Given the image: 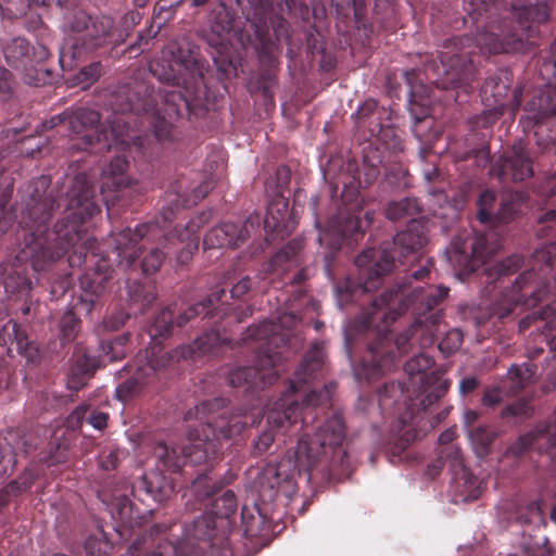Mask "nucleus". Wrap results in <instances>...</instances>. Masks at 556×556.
Returning <instances> with one entry per match:
<instances>
[{
  "label": "nucleus",
  "mask_w": 556,
  "mask_h": 556,
  "mask_svg": "<svg viewBox=\"0 0 556 556\" xmlns=\"http://www.w3.org/2000/svg\"><path fill=\"white\" fill-rule=\"evenodd\" d=\"M345 438L344 424L339 415L329 418L316 432L314 438L303 437L299 440L294 460L282 458L276 465H268L263 475V486L275 491V495L290 498L296 493L295 475L304 473L311 480L309 471L318 463L326 446L340 447Z\"/></svg>",
  "instance_id": "nucleus-1"
},
{
  "label": "nucleus",
  "mask_w": 556,
  "mask_h": 556,
  "mask_svg": "<svg viewBox=\"0 0 556 556\" xmlns=\"http://www.w3.org/2000/svg\"><path fill=\"white\" fill-rule=\"evenodd\" d=\"M248 422L240 415H219L212 417L199 430H191L188 434L189 446H168L157 443L153 447L154 457L168 470H178L187 463L198 465L211 459L218 450V442L238 435Z\"/></svg>",
  "instance_id": "nucleus-2"
},
{
  "label": "nucleus",
  "mask_w": 556,
  "mask_h": 556,
  "mask_svg": "<svg viewBox=\"0 0 556 556\" xmlns=\"http://www.w3.org/2000/svg\"><path fill=\"white\" fill-rule=\"evenodd\" d=\"M236 510V495L231 491H226L215 500L212 513L194 521L192 536L199 542L200 552L205 553L206 547L224 548L231 528L230 517Z\"/></svg>",
  "instance_id": "nucleus-3"
},
{
  "label": "nucleus",
  "mask_w": 556,
  "mask_h": 556,
  "mask_svg": "<svg viewBox=\"0 0 556 556\" xmlns=\"http://www.w3.org/2000/svg\"><path fill=\"white\" fill-rule=\"evenodd\" d=\"M433 359L421 353L408 359L404 366V370L409 378V383L415 386L420 383L421 400L416 412L412 410L401 416L403 425L408 424L416 413L426 410L437 401H439L450 389L451 381L443 378L439 370H431Z\"/></svg>",
  "instance_id": "nucleus-4"
},
{
  "label": "nucleus",
  "mask_w": 556,
  "mask_h": 556,
  "mask_svg": "<svg viewBox=\"0 0 556 556\" xmlns=\"http://www.w3.org/2000/svg\"><path fill=\"white\" fill-rule=\"evenodd\" d=\"M448 294V288L443 286H421L408 287L402 285L395 290H389L374 301L377 309H388L383 313L384 317L395 319L396 316L404 313L410 305L418 303V311H430L439 305Z\"/></svg>",
  "instance_id": "nucleus-5"
},
{
  "label": "nucleus",
  "mask_w": 556,
  "mask_h": 556,
  "mask_svg": "<svg viewBox=\"0 0 556 556\" xmlns=\"http://www.w3.org/2000/svg\"><path fill=\"white\" fill-rule=\"evenodd\" d=\"M276 342L273 338L266 346H262L256 355L255 366L240 367L228 374V381L232 387L249 383L254 388H263L271 384L278 377V366L281 361L280 352H271V344Z\"/></svg>",
  "instance_id": "nucleus-6"
},
{
  "label": "nucleus",
  "mask_w": 556,
  "mask_h": 556,
  "mask_svg": "<svg viewBox=\"0 0 556 556\" xmlns=\"http://www.w3.org/2000/svg\"><path fill=\"white\" fill-rule=\"evenodd\" d=\"M300 418V405L289 395L277 402L267 413L268 428L258 437L255 446L260 452H265L271 445L277 433H286L292 427H296Z\"/></svg>",
  "instance_id": "nucleus-7"
},
{
  "label": "nucleus",
  "mask_w": 556,
  "mask_h": 556,
  "mask_svg": "<svg viewBox=\"0 0 556 556\" xmlns=\"http://www.w3.org/2000/svg\"><path fill=\"white\" fill-rule=\"evenodd\" d=\"M500 244L495 241L490 242V238L484 235L476 236L471 243V257H468L466 248L457 240L451 242L446 250L448 262L458 269L465 271L475 270L480 264L496 252Z\"/></svg>",
  "instance_id": "nucleus-8"
},
{
  "label": "nucleus",
  "mask_w": 556,
  "mask_h": 556,
  "mask_svg": "<svg viewBox=\"0 0 556 556\" xmlns=\"http://www.w3.org/2000/svg\"><path fill=\"white\" fill-rule=\"evenodd\" d=\"M63 119L67 121L72 129V149L87 150L92 146L94 139L100 141L101 134H99L97 128L100 115L97 111L77 109L73 113L64 116Z\"/></svg>",
  "instance_id": "nucleus-9"
},
{
  "label": "nucleus",
  "mask_w": 556,
  "mask_h": 556,
  "mask_svg": "<svg viewBox=\"0 0 556 556\" xmlns=\"http://www.w3.org/2000/svg\"><path fill=\"white\" fill-rule=\"evenodd\" d=\"M394 256L386 250L376 252L368 249L356 258V265L361 269V288L368 292L376 289L380 277L392 269Z\"/></svg>",
  "instance_id": "nucleus-10"
},
{
  "label": "nucleus",
  "mask_w": 556,
  "mask_h": 556,
  "mask_svg": "<svg viewBox=\"0 0 556 556\" xmlns=\"http://www.w3.org/2000/svg\"><path fill=\"white\" fill-rule=\"evenodd\" d=\"M164 358V356H162ZM166 367V362L154 361L153 358L148 357L147 355L139 354L135 362V371L130 379L121 383L116 388V396L122 402H127L132 399L135 395L139 394L142 387L151 381L154 374Z\"/></svg>",
  "instance_id": "nucleus-11"
},
{
  "label": "nucleus",
  "mask_w": 556,
  "mask_h": 556,
  "mask_svg": "<svg viewBox=\"0 0 556 556\" xmlns=\"http://www.w3.org/2000/svg\"><path fill=\"white\" fill-rule=\"evenodd\" d=\"M172 327L173 314L168 308L163 309L149 329L151 345L144 351L143 355H147L148 352V357L153 358L154 361H162V356H164L163 359L166 362V366L172 359L179 361L180 358H186L190 354L189 348L181 346L173 353H168L163 352L159 346L160 339L166 337L170 332Z\"/></svg>",
  "instance_id": "nucleus-12"
},
{
  "label": "nucleus",
  "mask_w": 556,
  "mask_h": 556,
  "mask_svg": "<svg viewBox=\"0 0 556 556\" xmlns=\"http://www.w3.org/2000/svg\"><path fill=\"white\" fill-rule=\"evenodd\" d=\"M151 225H140L135 229L126 228L119 231L115 237V249L119 263H126V266H130L135 260L139 256L141 245L139 242L152 230Z\"/></svg>",
  "instance_id": "nucleus-13"
},
{
  "label": "nucleus",
  "mask_w": 556,
  "mask_h": 556,
  "mask_svg": "<svg viewBox=\"0 0 556 556\" xmlns=\"http://www.w3.org/2000/svg\"><path fill=\"white\" fill-rule=\"evenodd\" d=\"M363 224L357 217L340 212L339 217L331 219L327 229L319 233L318 241L320 244H327L332 250H337L344 236L363 231Z\"/></svg>",
  "instance_id": "nucleus-14"
},
{
  "label": "nucleus",
  "mask_w": 556,
  "mask_h": 556,
  "mask_svg": "<svg viewBox=\"0 0 556 556\" xmlns=\"http://www.w3.org/2000/svg\"><path fill=\"white\" fill-rule=\"evenodd\" d=\"M83 292L80 293L77 302L73 306V311L64 316L62 320V327H71L74 329L76 323L75 316H89L96 304V300L103 291L101 282H89L88 278L85 277L80 280Z\"/></svg>",
  "instance_id": "nucleus-15"
},
{
  "label": "nucleus",
  "mask_w": 556,
  "mask_h": 556,
  "mask_svg": "<svg viewBox=\"0 0 556 556\" xmlns=\"http://www.w3.org/2000/svg\"><path fill=\"white\" fill-rule=\"evenodd\" d=\"M109 511L115 521V530L122 535L127 529L139 525V516L126 495H117L109 504Z\"/></svg>",
  "instance_id": "nucleus-16"
},
{
  "label": "nucleus",
  "mask_w": 556,
  "mask_h": 556,
  "mask_svg": "<svg viewBox=\"0 0 556 556\" xmlns=\"http://www.w3.org/2000/svg\"><path fill=\"white\" fill-rule=\"evenodd\" d=\"M428 241L426 226L415 219H412L407 228L399 232L394 238V245L402 255L417 252Z\"/></svg>",
  "instance_id": "nucleus-17"
},
{
  "label": "nucleus",
  "mask_w": 556,
  "mask_h": 556,
  "mask_svg": "<svg viewBox=\"0 0 556 556\" xmlns=\"http://www.w3.org/2000/svg\"><path fill=\"white\" fill-rule=\"evenodd\" d=\"M503 174L509 175L514 180H525L532 175V166L525 146L519 142L511 149L502 166Z\"/></svg>",
  "instance_id": "nucleus-18"
},
{
  "label": "nucleus",
  "mask_w": 556,
  "mask_h": 556,
  "mask_svg": "<svg viewBox=\"0 0 556 556\" xmlns=\"http://www.w3.org/2000/svg\"><path fill=\"white\" fill-rule=\"evenodd\" d=\"M476 41L482 52L489 53L515 52L525 47L522 39L516 35L505 36L498 40L494 33H481Z\"/></svg>",
  "instance_id": "nucleus-19"
},
{
  "label": "nucleus",
  "mask_w": 556,
  "mask_h": 556,
  "mask_svg": "<svg viewBox=\"0 0 556 556\" xmlns=\"http://www.w3.org/2000/svg\"><path fill=\"white\" fill-rule=\"evenodd\" d=\"M242 525L247 538L256 539L257 543L262 545L268 543L269 523L260 510H251L243 507Z\"/></svg>",
  "instance_id": "nucleus-20"
},
{
  "label": "nucleus",
  "mask_w": 556,
  "mask_h": 556,
  "mask_svg": "<svg viewBox=\"0 0 556 556\" xmlns=\"http://www.w3.org/2000/svg\"><path fill=\"white\" fill-rule=\"evenodd\" d=\"M163 61L167 62L168 72L164 74L166 80L178 83L185 75L186 71L190 70L193 59H186L181 55L180 49L175 45H169L163 51Z\"/></svg>",
  "instance_id": "nucleus-21"
},
{
  "label": "nucleus",
  "mask_w": 556,
  "mask_h": 556,
  "mask_svg": "<svg viewBox=\"0 0 556 556\" xmlns=\"http://www.w3.org/2000/svg\"><path fill=\"white\" fill-rule=\"evenodd\" d=\"M113 28V21L109 16L90 20L85 35L80 39L86 49H94L101 46Z\"/></svg>",
  "instance_id": "nucleus-22"
},
{
  "label": "nucleus",
  "mask_w": 556,
  "mask_h": 556,
  "mask_svg": "<svg viewBox=\"0 0 556 556\" xmlns=\"http://www.w3.org/2000/svg\"><path fill=\"white\" fill-rule=\"evenodd\" d=\"M97 366V361L88 355L77 358L75 365L72 367L68 378L67 388L73 391H78L86 386L87 380L93 374Z\"/></svg>",
  "instance_id": "nucleus-23"
},
{
  "label": "nucleus",
  "mask_w": 556,
  "mask_h": 556,
  "mask_svg": "<svg viewBox=\"0 0 556 556\" xmlns=\"http://www.w3.org/2000/svg\"><path fill=\"white\" fill-rule=\"evenodd\" d=\"M3 53L9 64L20 66L30 60V45L24 38H13L3 47Z\"/></svg>",
  "instance_id": "nucleus-24"
},
{
  "label": "nucleus",
  "mask_w": 556,
  "mask_h": 556,
  "mask_svg": "<svg viewBox=\"0 0 556 556\" xmlns=\"http://www.w3.org/2000/svg\"><path fill=\"white\" fill-rule=\"evenodd\" d=\"M236 227L231 224H224L212 228L204 238V244L207 248H226L235 247L237 240L233 235Z\"/></svg>",
  "instance_id": "nucleus-25"
},
{
  "label": "nucleus",
  "mask_w": 556,
  "mask_h": 556,
  "mask_svg": "<svg viewBox=\"0 0 556 556\" xmlns=\"http://www.w3.org/2000/svg\"><path fill=\"white\" fill-rule=\"evenodd\" d=\"M199 226L191 222L185 226V229L179 232L178 240L181 243H185L184 249L177 256V260L180 264L187 263L191 260L193 253L198 250L199 247V237L197 236Z\"/></svg>",
  "instance_id": "nucleus-26"
},
{
  "label": "nucleus",
  "mask_w": 556,
  "mask_h": 556,
  "mask_svg": "<svg viewBox=\"0 0 556 556\" xmlns=\"http://www.w3.org/2000/svg\"><path fill=\"white\" fill-rule=\"evenodd\" d=\"M127 168L128 161L124 156L117 155L103 169V176L111 179L112 185L116 188L126 187L129 185V179L125 175Z\"/></svg>",
  "instance_id": "nucleus-27"
},
{
  "label": "nucleus",
  "mask_w": 556,
  "mask_h": 556,
  "mask_svg": "<svg viewBox=\"0 0 556 556\" xmlns=\"http://www.w3.org/2000/svg\"><path fill=\"white\" fill-rule=\"evenodd\" d=\"M419 211V204L416 199L404 198L391 202L387 208L386 215L391 220H400L412 217Z\"/></svg>",
  "instance_id": "nucleus-28"
},
{
  "label": "nucleus",
  "mask_w": 556,
  "mask_h": 556,
  "mask_svg": "<svg viewBox=\"0 0 556 556\" xmlns=\"http://www.w3.org/2000/svg\"><path fill=\"white\" fill-rule=\"evenodd\" d=\"M220 485L216 479L208 475L198 476L190 488V491L198 500H204L219 490Z\"/></svg>",
  "instance_id": "nucleus-29"
},
{
  "label": "nucleus",
  "mask_w": 556,
  "mask_h": 556,
  "mask_svg": "<svg viewBox=\"0 0 556 556\" xmlns=\"http://www.w3.org/2000/svg\"><path fill=\"white\" fill-rule=\"evenodd\" d=\"M71 210L73 211L72 215L79 219L91 217L97 212L98 208L90 199L89 189H85L77 199L72 201Z\"/></svg>",
  "instance_id": "nucleus-30"
},
{
  "label": "nucleus",
  "mask_w": 556,
  "mask_h": 556,
  "mask_svg": "<svg viewBox=\"0 0 556 556\" xmlns=\"http://www.w3.org/2000/svg\"><path fill=\"white\" fill-rule=\"evenodd\" d=\"M101 74V67L99 63H92L84 68H81L75 76L73 77L72 85L78 86L81 89H87L91 85H93Z\"/></svg>",
  "instance_id": "nucleus-31"
},
{
  "label": "nucleus",
  "mask_w": 556,
  "mask_h": 556,
  "mask_svg": "<svg viewBox=\"0 0 556 556\" xmlns=\"http://www.w3.org/2000/svg\"><path fill=\"white\" fill-rule=\"evenodd\" d=\"M506 90L507 86L504 83H496L494 78L488 79L481 88L483 98L488 99L489 94L494 98L495 109L503 106L502 98L506 94Z\"/></svg>",
  "instance_id": "nucleus-32"
},
{
  "label": "nucleus",
  "mask_w": 556,
  "mask_h": 556,
  "mask_svg": "<svg viewBox=\"0 0 556 556\" xmlns=\"http://www.w3.org/2000/svg\"><path fill=\"white\" fill-rule=\"evenodd\" d=\"M87 556H106L110 554V544L102 534L93 535L85 542Z\"/></svg>",
  "instance_id": "nucleus-33"
},
{
  "label": "nucleus",
  "mask_w": 556,
  "mask_h": 556,
  "mask_svg": "<svg viewBox=\"0 0 556 556\" xmlns=\"http://www.w3.org/2000/svg\"><path fill=\"white\" fill-rule=\"evenodd\" d=\"M494 201H495V195L492 191H484L480 195L479 201H478V206H479L478 218L480 219L481 223H485V222L490 220L491 215H492L491 207H492Z\"/></svg>",
  "instance_id": "nucleus-34"
},
{
  "label": "nucleus",
  "mask_w": 556,
  "mask_h": 556,
  "mask_svg": "<svg viewBox=\"0 0 556 556\" xmlns=\"http://www.w3.org/2000/svg\"><path fill=\"white\" fill-rule=\"evenodd\" d=\"M164 261V253L159 249H152L142 261V270L146 274L155 273Z\"/></svg>",
  "instance_id": "nucleus-35"
},
{
  "label": "nucleus",
  "mask_w": 556,
  "mask_h": 556,
  "mask_svg": "<svg viewBox=\"0 0 556 556\" xmlns=\"http://www.w3.org/2000/svg\"><path fill=\"white\" fill-rule=\"evenodd\" d=\"M91 17L84 11H76L67 17V27L75 33L85 35Z\"/></svg>",
  "instance_id": "nucleus-36"
},
{
  "label": "nucleus",
  "mask_w": 556,
  "mask_h": 556,
  "mask_svg": "<svg viewBox=\"0 0 556 556\" xmlns=\"http://www.w3.org/2000/svg\"><path fill=\"white\" fill-rule=\"evenodd\" d=\"M469 435L477 454H484L492 441L490 433L485 429H478L477 431L470 432Z\"/></svg>",
  "instance_id": "nucleus-37"
},
{
  "label": "nucleus",
  "mask_w": 556,
  "mask_h": 556,
  "mask_svg": "<svg viewBox=\"0 0 556 556\" xmlns=\"http://www.w3.org/2000/svg\"><path fill=\"white\" fill-rule=\"evenodd\" d=\"M33 475L25 473L23 480L21 482H12L8 485L5 492L0 493V508L3 507L8 502V494L15 491H23L30 486L33 483Z\"/></svg>",
  "instance_id": "nucleus-38"
},
{
  "label": "nucleus",
  "mask_w": 556,
  "mask_h": 556,
  "mask_svg": "<svg viewBox=\"0 0 556 556\" xmlns=\"http://www.w3.org/2000/svg\"><path fill=\"white\" fill-rule=\"evenodd\" d=\"M533 110H536L539 114L541 115H547L556 113V92L555 96H544L542 94L540 97V103L538 108L535 106L534 102L530 104Z\"/></svg>",
  "instance_id": "nucleus-39"
},
{
  "label": "nucleus",
  "mask_w": 556,
  "mask_h": 556,
  "mask_svg": "<svg viewBox=\"0 0 556 556\" xmlns=\"http://www.w3.org/2000/svg\"><path fill=\"white\" fill-rule=\"evenodd\" d=\"M108 415L102 412H92L90 417L88 418L89 424L98 430H102L108 425Z\"/></svg>",
  "instance_id": "nucleus-40"
},
{
  "label": "nucleus",
  "mask_w": 556,
  "mask_h": 556,
  "mask_svg": "<svg viewBox=\"0 0 556 556\" xmlns=\"http://www.w3.org/2000/svg\"><path fill=\"white\" fill-rule=\"evenodd\" d=\"M251 288V281L250 278L243 277L240 279L232 288H231V295L233 298H240L243 294H245L249 289Z\"/></svg>",
  "instance_id": "nucleus-41"
},
{
  "label": "nucleus",
  "mask_w": 556,
  "mask_h": 556,
  "mask_svg": "<svg viewBox=\"0 0 556 556\" xmlns=\"http://www.w3.org/2000/svg\"><path fill=\"white\" fill-rule=\"evenodd\" d=\"M12 331L14 334V340L16 341V349L18 353L24 354L28 348V342L23 333L20 331L17 325L13 323Z\"/></svg>",
  "instance_id": "nucleus-42"
},
{
  "label": "nucleus",
  "mask_w": 556,
  "mask_h": 556,
  "mask_svg": "<svg viewBox=\"0 0 556 556\" xmlns=\"http://www.w3.org/2000/svg\"><path fill=\"white\" fill-rule=\"evenodd\" d=\"M441 318H442V313L440 311H437V312L430 314L425 319H419L416 324V327H418V328L425 327L426 329H429L431 326L439 324Z\"/></svg>",
  "instance_id": "nucleus-43"
},
{
  "label": "nucleus",
  "mask_w": 556,
  "mask_h": 556,
  "mask_svg": "<svg viewBox=\"0 0 556 556\" xmlns=\"http://www.w3.org/2000/svg\"><path fill=\"white\" fill-rule=\"evenodd\" d=\"M502 400V392L497 389L489 390L484 393L482 402L485 406H494Z\"/></svg>",
  "instance_id": "nucleus-44"
},
{
  "label": "nucleus",
  "mask_w": 556,
  "mask_h": 556,
  "mask_svg": "<svg viewBox=\"0 0 556 556\" xmlns=\"http://www.w3.org/2000/svg\"><path fill=\"white\" fill-rule=\"evenodd\" d=\"M516 212H517L516 203L514 202V200L511 202L503 201L501 204V208L498 211V218H501V219L509 218Z\"/></svg>",
  "instance_id": "nucleus-45"
},
{
  "label": "nucleus",
  "mask_w": 556,
  "mask_h": 556,
  "mask_svg": "<svg viewBox=\"0 0 556 556\" xmlns=\"http://www.w3.org/2000/svg\"><path fill=\"white\" fill-rule=\"evenodd\" d=\"M14 464V457L11 452H8L7 455H2L0 451V475H7L12 468Z\"/></svg>",
  "instance_id": "nucleus-46"
},
{
  "label": "nucleus",
  "mask_w": 556,
  "mask_h": 556,
  "mask_svg": "<svg viewBox=\"0 0 556 556\" xmlns=\"http://www.w3.org/2000/svg\"><path fill=\"white\" fill-rule=\"evenodd\" d=\"M11 90V74L3 67H0V92L9 93Z\"/></svg>",
  "instance_id": "nucleus-47"
},
{
  "label": "nucleus",
  "mask_w": 556,
  "mask_h": 556,
  "mask_svg": "<svg viewBox=\"0 0 556 556\" xmlns=\"http://www.w3.org/2000/svg\"><path fill=\"white\" fill-rule=\"evenodd\" d=\"M108 348L110 349V351L113 352V355L110 357V361L119 359L125 354L123 349V339H118L109 343Z\"/></svg>",
  "instance_id": "nucleus-48"
},
{
  "label": "nucleus",
  "mask_w": 556,
  "mask_h": 556,
  "mask_svg": "<svg viewBox=\"0 0 556 556\" xmlns=\"http://www.w3.org/2000/svg\"><path fill=\"white\" fill-rule=\"evenodd\" d=\"M446 341H451L452 342L451 349H457L462 344V333L458 330L450 331L447 333V337H446L445 341L440 343V346L442 349H443L444 344L446 343Z\"/></svg>",
  "instance_id": "nucleus-49"
},
{
  "label": "nucleus",
  "mask_w": 556,
  "mask_h": 556,
  "mask_svg": "<svg viewBox=\"0 0 556 556\" xmlns=\"http://www.w3.org/2000/svg\"><path fill=\"white\" fill-rule=\"evenodd\" d=\"M478 386V381L473 377L465 378L459 383V391L462 394H466L475 390Z\"/></svg>",
  "instance_id": "nucleus-50"
},
{
  "label": "nucleus",
  "mask_w": 556,
  "mask_h": 556,
  "mask_svg": "<svg viewBox=\"0 0 556 556\" xmlns=\"http://www.w3.org/2000/svg\"><path fill=\"white\" fill-rule=\"evenodd\" d=\"M197 314H198V308L190 307L187 312H185L184 314H181L179 316V318L177 319V325L182 326L184 324H186L190 318H192Z\"/></svg>",
  "instance_id": "nucleus-51"
},
{
  "label": "nucleus",
  "mask_w": 556,
  "mask_h": 556,
  "mask_svg": "<svg viewBox=\"0 0 556 556\" xmlns=\"http://www.w3.org/2000/svg\"><path fill=\"white\" fill-rule=\"evenodd\" d=\"M409 103L412 105L413 104H420L421 106L428 105V101L425 100L422 97L417 99V87L416 86L412 87Z\"/></svg>",
  "instance_id": "nucleus-52"
},
{
  "label": "nucleus",
  "mask_w": 556,
  "mask_h": 556,
  "mask_svg": "<svg viewBox=\"0 0 556 556\" xmlns=\"http://www.w3.org/2000/svg\"><path fill=\"white\" fill-rule=\"evenodd\" d=\"M455 430L454 429H447L446 431L442 432L439 437V442L441 444H447L452 442L455 438Z\"/></svg>",
  "instance_id": "nucleus-53"
},
{
  "label": "nucleus",
  "mask_w": 556,
  "mask_h": 556,
  "mask_svg": "<svg viewBox=\"0 0 556 556\" xmlns=\"http://www.w3.org/2000/svg\"><path fill=\"white\" fill-rule=\"evenodd\" d=\"M320 396H321V393L312 391L311 393H308L306 395L305 401L308 405H318L321 402Z\"/></svg>",
  "instance_id": "nucleus-54"
},
{
  "label": "nucleus",
  "mask_w": 556,
  "mask_h": 556,
  "mask_svg": "<svg viewBox=\"0 0 556 556\" xmlns=\"http://www.w3.org/2000/svg\"><path fill=\"white\" fill-rule=\"evenodd\" d=\"M160 498L167 497L173 492V485L170 482L165 481L163 485L159 486Z\"/></svg>",
  "instance_id": "nucleus-55"
},
{
  "label": "nucleus",
  "mask_w": 556,
  "mask_h": 556,
  "mask_svg": "<svg viewBox=\"0 0 556 556\" xmlns=\"http://www.w3.org/2000/svg\"><path fill=\"white\" fill-rule=\"evenodd\" d=\"M478 419V413L475 410H467L464 414V420L467 426L472 425Z\"/></svg>",
  "instance_id": "nucleus-56"
},
{
  "label": "nucleus",
  "mask_w": 556,
  "mask_h": 556,
  "mask_svg": "<svg viewBox=\"0 0 556 556\" xmlns=\"http://www.w3.org/2000/svg\"><path fill=\"white\" fill-rule=\"evenodd\" d=\"M428 273H429V269H428L427 267H422V268H420L419 270L415 271V273L413 274V277H414L415 279H421V278H424L426 275H428Z\"/></svg>",
  "instance_id": "nucleus-57"
},
{
  "label": "nucleus",
  "mask_w": 556,
  "mask_h": 556,
  "mask_svg": "<svg viewBox=\"0 0 556 556\" xmlns=\"http://www.w3.org/2000/svg\"><path fill=\"white\" fill-rule=\"evenodd\" d=\"M210 336H203L197 340V343L199 344V348L202 350V352H206L208 348H205V342L208 340Z\"/></svg>",
  "instance_id": "nucleus-58"
},
{
  "label": "nucleus",
  "mask_w": 556,
  "mask_h": 556,
  "mask_svg": "<svg viewBox=\"0 0 556 556\" xmlns=\"http://www.w3.org/2000/svg\"><path fill=\"white\" fill-rule=\"evenodd\" d=\"M446 75L448 76V79H450L451 84L454 87H458L459 86V83L454 79L453 66L452 65L450 66V70L446 71Z\"/></svg>",
  "instance_id": "nucleus-59"
},
{
  "label": "nucleus",
  "mask_w": 556,
  "mask_h": 556,
  "mask_svg": "<svg viewBox=\"0 0 556 556\" xmlns=\"http://www.w3.org/2000/svg\"><path fill=\"white\" fill-rule=\"evenodd\" d=\"M553 218H556V211H554V210L542 215V217L540 218V222H545V220L553 219Z\"/></svg>",
  "instance_id": "nucleus-60"
},
{
  "label": "nucleus",
  "mask_w": 556,
  "mask_h": 556,
  "mask_svg": "<svg viewBox=\"0 0 556 556\" xmlns=\"http://www.w3.org/2000/svg\"><path fill=\"white\" fill-rule=\"evenodd\" d=\"M438 175V170L433 168L431 172L425 173V177L427 180H432Z\"/></svg>",
  "instance_id": "nucleus-61"
},
{
  "label": "nucleus",
  "mask_w": 556,
  "mask_h": 556,
  "mask_svg": "<svg viewBox=\"0 0 556 556\" xmlns=\"http://www.w3.org/2000/svg\"><path fill=\"white\" fill-rule=\"evenodd\" d=\"M522 370H523V368H522V367H515V368H511V369L509 370V375H510V376H514V375H515V376H522Z\"/></svg>",
  "instance_id": "nucleus-62"
},
{
  "label": "nucleus",
  "mask_w": 556,
  "mask_h": 556,
  "mask_svg": "<svg viewBox=\"0 0 556 556\" xmlns=\"http://www.w3.org/2000/svg\"><path fill=\"white\" fill-rule=\"evenodd\" d=\"M530 511L532 514L541 515L540 507L538 504H531L530 505Z\"/></svg>",
  "instance_id": "nucleus-63"
},
{
  "label": "nucleus",
  "mask_w": 556,
  "mask_h": 556,
  "mask_svg": "<svg viewBox=\"0 0 556 556\" xmlns=\"http://www.w3.org/2000/svg\"><path fill=\"white\" fill-rule=\"evenodd\" d=\"M549 309L554 313V317L551 323L555 324L556 326V301L551 305Z\"/></svg>",
  "instance_id": "nucleus-64"
}]
</instances>
